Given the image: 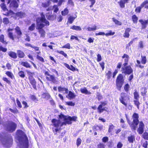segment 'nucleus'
Masks as SVG:
<instances>
[{"mask_svg": "<svg viewBox=\"0 0 148 148\" xmlns=\"http://www.w3.org/2000/svg\"><path fill=\"white\" fill-rule=\"evenodd\" d=\"M71 29L77 31H81L82 30V29L80 27L75 25L73 26L71 28Z\"/></svg>", "mask_w": 148, "mask_h": 148, "instance_id": "obj_36", "label": "nucleus"}, {"mask_svg": "<svg viewBox=\"0 0 148 148\" xmlns=\"http://www.w3.org/2000/svg\"><path fill=\"white\" fill-rule=\"evenodd\" d=\"M25 15V14L21 12H18L16 14V17H18L19 18L24 17Z\"/></svg>", "mask_w": 148, "mask_h": 148, "instance_id": "obj_28", "label": "nucleus"}, {"mask_svg": "<svg viewBox=\"0 0 148 148\" xmlns=\"http://www.w3.org/2000/svg\"><path fill=\"white\" fill-rule=\"evenodd\" d=\"M9 110L11 112L14 113H17L18 112V111L16 108L14 109V110L11 108H10Z\"/></svg>", "mask_w": 148, "mask_h": 148, "instance_id": "obj_56", "label": "nucleus"}, {"mask_svg": "<svg viewBox=\"0 0 148 148\" xmlns=\"http://www.w3.org/2000/svg\"><path fill=\"white\" fill-rule=\"evenodd\" d=\"M36 58L38 60L42 62H44V59L42 57L38 55L37 56Z\"/></svg>", "mask_w": 148, "mask_h": 148, "instance_id": "obj_53", "label": "nucleus"}, {"mask_svg": "<svg viewBox=\"0 0 148 148\" xmlns=\"http://www.w3.org/2000/svg\"><path fill=\"white\" fill-rule=\"evenodd\" d=\"M80 91L81 92L86 94L89 95L91 94V92L88 91L86 88H82L80 89Z\"/></svg>", "mask_w": 148, "mask_h": 148, "instance_id": "obj_25", "label": "nucleus"}, {"mask_svg": "<svg viewBox=\"0 0 148 148\" xmlns=\"http://www.w3.org/2000/svg\"><path fill=\"white\" fill-rule=\"evenodd\" d=\"M120 96L119 100L121 103L125 106L127 107V102L130 99V96L124 92L121 93Z\"/></svg>", "mask_w": 148, "mask_h": 148, "instance_id": "obj_6", "label": "nucleus"}, {"mask_svg": "<svg viewBox=\"0 0 148 148\" xmlns=\"http://www.w3.org/2000/svg\"><path fill=\"white\" fill-rule=\"evenodd\" d=\"M8 0V1L7 2L8 3H10L9 5V7L10 8V10L8 12V14L9 15H12L14 14V13L11 10H15L16 8H18V5L16 0H13L11 2L10 1L11 0Z\"/></svg>", "mask_w": 148, "mask_h": 148, "instance_id": "obj_5", "label": "nucleus"}, {"mask_svg": "<svg viewBox=\"0 0 148 148\" xmlns=\"http://www.w3.org/2000/svg\"><path fill=\"white\" fill-rule=\"evenodd\" d=\"M142 8V7H141V5L139 7L136 8L135 9V12H137L139 13L141 11V9Z\"/></svg>", "mask_w": 148, "mask_h": 148, "instance_id": "obj_59", "label": "nucleus"}, {"mask_svg": "<svg viewBox=\"0 0 148 148\" xmlns=\"http://www.w3.org/2000/svg\"><path fill=\"white\" fill-rule=\"evenodd\" d=\"M21 64L26 68H30L31 66L30 64L27 62H22Z\"/></svg>", "mask_w": 148, "mask_h": 148, "instance_id": "obj_39", "label": "nucleus"}, {"mask_svg": "<svg viewBox=\"0 0 148 148\" xmlns=\"http://www.w3.org/2000/svg\"><path fill=\"white\" fill-rule=\"evenodd\" d=\"M41 18L39 17L36 19L37 29H38V32L40 34V37L44 38L45 36L46 32L42 28L46 25L48 26L49 25V22L45 18V15L43 13L41 14Z\"/></svg>", "mask_w": 148, "mask_h": 148, "instance_id": "obj_1", "label": "nucleus"}, {"mask_svg": "<svg viewBox=\"0 0 148 148\" xmlns=\"http://www.w3.org/2000/svg\"><path fill=\"white\" fill-rule=\"evenodd\" d=\"M147 88L146 87L142 88L141 89V94L142 96H145L147 92Z\"/></svg>", "mask_w": 148, "mask_h": 148, "instance_id": "obj_24", "label": "nucleus"}, {"mask_svg": "<svg viewBox=\"0 0 148 148\" xmlns=\"http://www.w3.org/2000/svg\"><path fill=\"white\" fill-rule=\"evenodd\" d=\"M82 140H81L79 138H78L77 139V146H78L80 145L81 144V143Z\"/></svg>", "mask_w": 148, "mask_h": 148, "instance_id": "obj_58", "label": "nucleus"}, {"mask_svg": "<svg viewBox=\"0 0 148 148\" xmlns=\"http://www.w3.org/2000/svg\"><path fill=\"white\" fill-rule=\"evenodd\" d=\"M75 97V95L74 93L70 91L67 97L69 99H73Z\"/></svg>", "mask_w": 148, "mask_h": 148, "instance_id": "obj_26", "label": "nucleus"}, {"mask_svg": "<svg viewBox=\"0 0 148 148\" xmlns=\"http://www.w3.org/2000/svg\"><path fill=\"white\" fill-rule=\"evenodd\" d=\"M58 116L59 117V116ZM59 119V120L54 119L51 121L52 125L53 126L52 130L54 132H59L63 125H66V122L63 119H60V118Z\"/></svg>", "mask_w": 148, "mask_h": 148, "instance_id": "obj_3", "label": "nucleus"}, {"mask_svg": "<svg viewBox=\"0 0 148 148\" xmlns=\"http://www.w3.org/2000/svg\"><path fill=\"white\" fill-rule=\"evenodd\" d=\"M141 6L142 8L145 7V8L147 9L148 8V0L145 1L141 4Z\"/></svg>", "mask_w": 148, "mask_h": 148, "instance_id": "obj_29", "label": "nucleus"}, {"mask_svg": "<svg viewBox=\"0 0 148 148\" xmlns=\"http://www.w3.org/2000/svg\"><path fill=\"white\" fill-rule=\"evenodd\" d=\"M42 97L47 99H50L51 98V96L48 93H43L42 95Z\"/></svg>", "mask_w": 148, "mask_h": 148, "instance_id": "obj_27", "label": "nucleus"}, {"mask_svg": "<svg viewBox=\"0 0 148 148\" xmlns=\"http://www.w3.org/2000/svg\"><path fill=\"white\" fill-rule=\"evenodd\" d=\"M138 128L137 130V132L139 134H142L144 132V125L143 122L140 121L139 122Z\"/></svg>", "mask_w": 148, "mask_h": 148, "instance_id": "obj_13", "label": "nucleus"}, {"mask_svg": "<svg viewBox=\"0 0 148 148\" xmlns=\"http://www.w3.org/2000/svg\"><path fill=\"white\" fill-rule=\"evenodd\" d=\"M102 140L103 142L106 143L108 140V138L107 136H105L103 138Z\"/></svg>", "mask_w": 148, "mask_h": 148, "instance_id": "obj_60", "label": "nucleus"}, {"mask_svg": "<svg viewBox=\"0 0 148 148\" xmlns=\"http://www.w3.org/2000/svg\"><path fill=\"white\" fill-rule=\"evenodd\" d=\"M46 17L49 20H53L56 18V15H51L49 13H47L46 14Z\"/></svg>", "mask_w": 148, "mask_h": 148, "instance_id": "obj_21", "label": "nucleus"}, {"mask_svg": "<svg viewBox=\"0 0 148 148\" xmlns=\"http://www.w3.org/2000/svg\"><path fill=\"white\" fill-rule=\"evenodd\" d=\"M138 46L140 48H143V45L142 41H140L139 42Z\"/></svg>", "mask_w": 148, "mask_h": 148, "instance_id": "obj_62", "label": "nucleus"}, {"mask_svg": "<svg viewBox=\"0 0 148 148\" xmlns=\"http://www.w3.org/2000/svg\"><path fill=\"white\" fill-rule=\"evenodd\" d=\"M112 21L115 23V24L118 25H121L122 24V23L121 22L119 21L116 19L114 18H112Z\"/></svg>", "mask_w": 148, "mask_h": 148, "instance_id": "obj_30", "label": "nucleus"}, {"mask_svg": "<svg viewBox=\"0 0 148 148\" xmlns=\"http://www.w3.org/2000/svg\"><path fill=\"white\" fill-rule=\"evenodd\" d=\"M46 78L48 81H51L54 83H56L57 82V81L54 75H50L49 76H46Z\"/></svg>", "mask_w": 148, "mask_h": 148, "instance_id": "obj_14", "label": "nucleus"}, {"mask_svg": "<svg viewBox=\"0 0 148 148\" xmlns=\"http://www.w3.org/2000/svg\"><path fill=\"white\" fill-rule=\"evenodd\" d=\"M0 41L3 44H7V42L4 40V36L3 35L0 36Z\"/></svg>", "mask_w": 148, "mask_h": 148, "instance_id": "obj_44", "label": "nucleus"}, {"mask_svg": "<svg viewBox=\"0 0 148 148\" xmlns=\"http://www.w3.org/2000/svg\"><path fill=\"white\" fill-rule=\"evenodd\" d=\"M54 12H57L58 10V8L56 5H54L53 6Z\"/></svg>", "mask_w": 148, "mask_h": 148, "instance_id": "obj_64", "label": "nucleus"}, {"mask_svg": "<svg viewBox=\"0 0 148 148\" xmlns=\"http://www.w3.org/2000/svg\"><path fill=\"white\" fill-rule=\"evenodd\" d=\"M108 33H106L105 34V35L107 36H112L115 34L114 32H112L111 30H109Z\"/></svg>", "mask_w": 148, "mask_h": 148, "instance_id": "obj_41", "label": "nucleus"}, {"mask_svg": "<svg viewBox=\"0 0 148 148\" xmlns=\"http://www.w3.org/2000/svg\"><path fill=\"white\" fill-rule=\"evenodd\" d=\"M134 98L136 100H138L139 98V95L136 90H135L134 93Z\"/></svg>", "mask_w": 148, "mask_h": 148, "instance_id": "obj_35", "label": "nucleus"}, {"mask_svg": "<svg viewBox=\"0 0 148 148\" xmlns=\"http://www.w3.org/2000/svg\"><path fill=\"white\" fill-rule=\"evenodd\" d=\"M98 29V28H97V26L95 25H94L92 27H89L87 28L88 31L90 32L94 31Z\"/></svg>", "mask_w": 148, "mask_h": 148, "instance_id": "obj_31", "label": "nucleus"}, {"mask_svg": "<svg viewBox=\"0 0 148 148\" xmlns=\"http://www.w3.org/2000/svg\"><path fill=\"white\" fill-rule=\"evenodd\" d=\"M16 139L18 146L17 148H28V140L24 132L21 130L16 132Z\"/></svg>", "mask_w": 148, "mask_h": 148, "instance_id": "obj_2", "label": "nucleus"}, {"mask_svg": "<svg viewBox=\"0 0 148 148\" xmlns=\"http://www.w3.org/2000/svg\"><path fill=\"white\" fill-rule=\"evenodd\" d=\"M14 29V28H12L10 27L8 29L7 33L9 37L12 40L14 41L15 39H17V36L16 35L14 34L12 32V31Z\"/></svg>", "mask_w": 148, "mask_h": 148, "instance_id": "obj_12", "label": "nucleus"}, {"mask_svg": "<svg viewBox=\"0 0 148 148\" xmlns=\"http://www.w3.org/2000/svg\"><path fill=\"white\" fill-rule=\"evenodd\" d=\"M9 55L11 57L15 59L17 58V55L16 53L13 52H10L9 53Z\"/></svg>", "mask_w": 148, "mask_h": 148, "instance_id": "obj_32", "label": "nucleus"}, {"mask_svg": "<svg viewBox=\"0 0 148 148\" xmlns=\"http://www.w3.org/2000/svg\"><path fill=\"white\" fill-rule=\"evenodd\" d=\"M130 30L131 29L130 28H127L125 31L123 36L125 38H129L130 36L129 33L130 32Z\"/></svg>", "mask_w": 148, "mask_h": 148, "instance_id": "obj_23", "label": "nucleus"}, {"mask_svg": "<svg viewBox=\"0 0 148 148\" xmlns=\"http://www.w3.org/2000/svg\"><path fill=\"white\" fill-rule=\"evenodd\" d=\"M57 52L62 54L63 56H64L65 58H67V54L66 53H65L63 51H57Z\"/></svg>", "mask_w": 148, "mask_h": 148, "instance_id": "obj_50", "label": "nucleus"}, {"mask_svg": "<svg viewBox=\"0 0 148 148\" xmlns=\"http://www.w3.org/2000/svg\"><path fill=\"white\" fill-rule=\"evenodd\" d=\"M121 71L125 74L130 75L132 73L133 70L130 66H124L122 67Z\"/></svg>", "mask_w": 148, "mask_h": 148, "instance_id": "obj_11", "label": "nucleus"}, {"mask_svg": "<svg viewBox=\"0 0 148 148\" xmlns=\"http://www.w3.org/2000/svg\"><path fill=\"white\" fill-rule=\"evenodd\" d=\"M66 88L62 87L61 86H59L58 88V90L59 92H63L64 91Z\"/></svg>", "mask_w": 148, "mask_h": 148, "instance_id": "obj_49", "label": "nucleus"}, {"mask_svg": "<svg viewBox=\"0 0 148 148\" xmlns=\"http://www.w3.org/2000/svg\"><path fill=\"white\" fill-rule=\"evenodd\" d=\"M50 4V1H49L43 3H42V6L44 8H47Z\"/></svg>", "mask_w": 148, "mask_h": 148, "instance_id": "obj_33", "label": "nucleus"}, {"mask_svg": "<svg viewBox=\"0 0 148 148\" xmlns=\"http://www.w3.org/2000/svg\"><path fill=\"white\" fill-rule=\"evenodd\" d=\"M15 29L17 34L16 35L17 36V39H19L21 37V35L22 34L20 29L17 26Z\"/></svg>", "mask_w": 148, "mask_h": 148, "instance_id": "obj_17", "label": "nucleus"}, {"mask_svg": "<svg viewBox=\"0 0 148 148\" xmlns=\"http://www.w3.org/2000/svg\"><path fill=\"white\" fill-rule=\"evenodd\" d=\"M53 2H58V5L59 6L64 1V0H52Z\"/></svg>", "mask_w": 148, "mask_h": 148, "instance_id": "obj_43", "label": "nucleus"}, {"mask_svg": "<svg viewBox=\"0 0 148 148\" xmlns=\"http://www.w3.org/2000/svg\"><path fill=\"white\" fill-rule=\"evenodd\" d=\"M60 119H63L65 122L66 124H69L71 123V121H75L77 117L75 116H73L71 117L70 116H66L64 115L61 114L59 115Z\"/></svg>", "mask_w": 148, "mask_h": 148, "instance_id": "obj_8", "label": "nucleus"}, {"mask_svg": "<svg viewBox=\"0 0 148 148\" xmlns=\"http://www.w3.org/2000/svg\"><path fill=\"white\" fill-rule=\"evenodd\" d=\"M106 103L104 102L101 103V104L99 105L98 108V110L99 113H101L103 112L104 110L103 106H105Z\"/></svg>", "mask_w": 148, "mask_h": 148, "instance_id": "obj_16", "label": "nucleus"}, {"mask_svg": "<svg viewBox=\"0 0 148 148\" xmlns=\"http://www.w3.org/2000/svg\"><path fill=\"white\" fill-rule=\"evenodd\" d=\"M114 127V126L112 124H110L109 125L108 132L111 133V134H112V132Z\"/></svg>", "mask_w": 148, "mask_h": 148, "instance_id": "obj_37", "label": "nucleus"}, {"mask_svg": "<svg viewBox=\"0 0 148 148\" xmlns=\"http://www.w3.org/2000/svg\"><path fill=\"white\" fill-rule=\"evenodd\" d=\"M3 22L5 24H8L9 23V21L8 18H6L3 19Z\"/></svg>", "mask_w": 148, "mask_h": 148, "instance_id": "obj_51", "label": "nucleus"}, {"mask_svg": "<svg viewBox=\"0 0 148 148\" xmlns=\"http://www.w3.org/2000/svg\"><path fill=\"white\" fill-rule=\"evenodd\" d=\"M143 137L145 139L148 140V133L145 132L143 135Z\"/></svg>", "mask_w": 148, "mask_h": 148, "instance_id": "obj_52", "label": "nucleus"}, {"mask_svg": "<svg viewBox=\"0 0 148 148\" xmlns=\"http://www.w3.org/2000/svg\"><path fill=\"white\" fill-rule=\"evenodd\" d=\"M130 86L128 84H126L124 88L125 91H127L129 89Z\"/></svg>", "mask_w": 148, "mask_h": 148, "instance_id": "obj_55", "label": "nucleus"}, {"mask_svg": "<svg viewBox=\"0 0 148 148\" xmlns=\"http://www.w3.org/2000/svg\"><path fill=\"white\" fill-rule=\"evenodd\" d=\"M35 25L34 23H33L28 28V30L30 31H33L35 29ZM29 32V31H28Z\"/></svg>", "mask_w": 148, "mask_h": 148, "instance_id": "obj_40", "label": "nucleus"}, {"mask_svg": "<svg viewBox=\"0 0 148 148\" xmlns=\"http://www.w3.org/2000/svg\"><path fill=\"white\" fill-rule=\"evenodd\" d=\"M142 60L141 63L143 64H145L146 62V59L145 56H141Z\"/></svg>", "mask_w": 148, "mask_h": 148, "instance_id": "obj_48", "label": "nucleus"}, {"mask_svg": "<svg viewBox=\"0 0 148 148\" xmlns=\"http://www.w3.org/2000/svg\"><path fill=\"white\" fill-rule=\"evenodd\" d=\"M132 18L134 23H136L138 20V18L135 15H133Z\"/></svg>", "mask_w": 148, "mask_h": 148, "instance_id": "obj_45", "label": "nucleus"}, {"mask_svg": "<svg viewBox=\"0 0 148 148\" xmlns=\"http://www.w3.org/2000/svg\"><path fill=\"white\" fill-rule=\"evenodd\" d=\"M16 127V125L12 122H8L5 126L7 130L11 132L15 130Z\"/></svg>", "mask_w": 148, "mask_h": 148, "instance_id": "obj_9", "label": "nucleus"}, {"mask_svg": "<svg viewBox=\"0 0 148 148\" xmlns=\"http://www.w3.org/2000/svg\"><path fill=\"white\" fill-rule=\"evenodd\" d=\"M0 135H5L2 133L0 134ZM0 141L2 145L5 147H10L12 145L13 139L10 136H5L3 137L0 136Z\"/></svg>", "mask_w": 148, "mask_h": 148, "instance_id": "obj_4", "label": "nucleus"}, {"mask_svg": "<svg viewBox=\"0 0 148 148\" xmlns=\"http://www.w3.org/2000/svg\"><path fill=\"white\" fill-rule=\"evenodd\" d=\"M0 50L3 52H5L7 51L6 48L3 47L2 46H0Z\"/></svg>", "mask_w": 148, "mask_h": 148, "instance_id": "obj_63", "label": "nucleus"}, {"mask_svg": "<svg viewBox=\"0 0 148 148\" xmlns=\"http://www.w3.org/2000/svg\"><path fill=\"white\" fill-rule=\"evenodd\" d=\"M18 75L21 77L23 78L25 77V74L24 71H20L18 73Z\"/></svg>", "mask_w": 148, "mask_h": 148, "instance_id": "obj_46", "label": "nucleus"}, {"mask_svg": "<svg viewBox=\"0 0 148 148\" xmlns=\"http://www.w3.org/2000/svg\"><path fill=\"white\" fill-rule=\"evenodd\" d=\"M62 48H67L68 49H70V44L69 43H67L65 45L63 46L62 47Z\"/></svg>", "mask_w": 148, "mask_h": 148, "instance_id": "obj_57", "label": "nucleus"}, {"mask_svg": "<svg viewBox=\"0 0 148 148\" xmlns=\"http://www.w3.org/2000/svg\"><path fill=\"white\" fill-rule=\"evenodd\" d=\"M128 142L131 143H133L135 140V137L134 135L131 134L127 137Z\"/></svg>", "mask_w": 148, "mask_h": 148, "instance_id": "obj_18", "label": "nucleus"}, {"mask_svg": "<svg viewBox=\"0 0 148 148\" xmlns=\"http://www.w3.org/2000/svg\"><path fill=\"white\" fill-rule=\"evenodd\" d=\"M29 80L30 83L32 86L33 88L35 89H36V82L34 78L32 76H29Z\"/></svg>", "mask_w": 148, "mask_h": 148, "instance_id": "obj_15", "label": "nucleus"}, {"mask_svg": "<svg viewBox=\"0 0 148 148\" xmlns=\"http://www.w3.org/2000/svg\"><path fill=\"white\" fill-rule=\"evenodd\" d=\"M128 56L125 54H124L122 56L123 58H125L124 61L125 63L123 64V65L124 66H126L127 64V62L128 60Z\"/></svg>", "mask_w": 148, "mask_h": 148, "instance_id": "obj_22", "label": "nucleus"}, {"mask_svg": "<svg viewBox=\"0 0 148 148\" xmlns=\"http://www.w3.org/2000/svg\"><path fill=\"white\" fill-rule=\"evenodd\" d=\"M68 10L66 8L62 12V15L63 16H65L68 14Z\"/></svg>", "mask_w": 148, "mask_h": 148, "instance_id": "obj_47", "label": "nucleus"}, {"mask_svg": "<svg viewBox=\"0 0 148 148\" xmlns=\"http://www.w3.org/2000/svg\"><path fill=\"white\" fill-rule=\"evenodd\" d=\"M124 80L123 78V76L121 74L119 75L117 77L116 80V84L117 89L120 90L123 83Z\"/></svg>", "mask_w": 148, "mask_h": 148, "instance_id": "obj_10", "label": "nucleus"}, {"mask_svg": "<svg viewBox=\"0 0 148 148\" xmlns=\"http://www.w3.org/2000/svg\"><path fill=\"white\" fill-rule=\"evenodd\" d=\"M128 0H120V1L118 3L119 4L120 7L121 8H123L125 7V4L127 2Z\"/></svg>", "mask_w": 148, "mask_h": 148, "instance_id": "obj_20", "label": "nucleus"}, {"mask_svg": "<svg viewBox=\"0 0 148 148\" xmlns=\"http://www.w3.org/2000/svg\"><path fill=\"white\" fill-rule=\"evenodd\" d=\"M16 101L17 104V105L20 108H21L22 105H21V102H20V101H19L18 99L17 98L16 99Z\"/></svg>", "mask_w": 148, "mask_h": 148, "instance_id": "obj_61", "label": "nucleus"}, {"mask_svg": "<svg viewBox=\"0 0 148 148\" xmlns=\"http://www.w3.org/2000/svg\"><path fill=\"white\" fill-rule=\"evenodd\" d=\"M17 53L18 57L19 58H23L25 56L24 53L20 50L18 51Z\"/></svg>", "mask_w": 148, "mask_h": 148, "instance_id": "obj_34", "label": "nucleus"}, {"mask_svg": "<svg viewBox=\"0 0 148 148\" xmlns=\"http://www.w3.org/2000/svg\"><path fill=\"white\" fill-rule=\"evenodd\" d=\"M5 74L12 79L14 77L13 74L11 72L7 71L5 73Z\"/></svg>", "mask_w": 148, "mask_h": 148, "instance_id": "obj_38", "label": "nucleus"}, {"mask_svg": "<svg viewBox=\"0 0 148 148\" xmlns=\"http://www.w3.org/2000/svg\"><path fill=\"white\" fill-rule=\"evenodd\" d=\"M139 21L142 25V28H145L146 27L148 24V20H140Z\"/></svg>", "mask_w": 148, "mask_h": 148, "instance_id": "obj_19", "label": "nucleus"}, {"mask_svg": "<svg viewBox=\"0 0 148 148\" xmlns=\"http://www.w3.org/2000/svg\"><path fill=\"white\" fill-rule=\"evenodd\" d=\"M132 118L133 119L132 123L131 124L130 123L129 124L130 125V126L132 128V130L133 131H135L139 123L138 114L136 113H134L133 115Z\"/></svg>", "mask_w": 148, "mask_h": 148, "instance_id": "obj_7", "label": "nucleus"}, {"mask_svg": "<svg viewBox=\"0 0 148 148\" xmlns=\"http://www.w3.org/2000/svg\"><path fill=\"white\" fill-rule=\"evenodd\" d=\"M138 100H136L134 101L135 104L137 106L138 109H139V105L140 104V103L138 101Z\"/></svg>", "mask_w": 148, "mask_h": 148, "instance_id": "obj_54", "label": "nucleus"}, {"mask_svg": "<svg viewBox=\"0 0 148 148\" xmlns=\"http://www.w3.org/2000/svg\"><path fill=\"white\" fill-rule=\"evenodd\" d=\"M76 17V16L75 17L71 16H70L68 18V22L70 24L72 23Z\"/></svg>", "mask_w": 148, "mask_h": 148, "instance_id": "obj_42", "label": "nucleus"}]
</instances>
